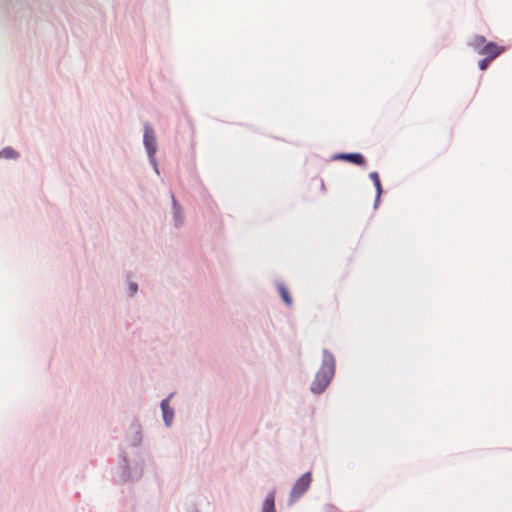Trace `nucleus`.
<instances>
[{
  "label": "nucleus",
  "instance_id": "nucleus-1",
  "mask_svg": "<svg viewBox=\"0 0 512 512\" xmlns=\"http://www.w3.org/2000/svg\"><path fill=\"white\" fill-rule=\"evenodd\" d=\"M335 373V359L334 356L328 352H323V360L322 365L319 371L317 372L314 381L311 384V391L313 393L320 394L322 393L328 384L330 383L332 377Z\"/></svg>",
  "mask_w": 512,
  "mask_h": 512
},
{
  "label": "nucleus",
  "instance_id": "nucleus-2",
  "mask_svg": "<svg viewBox=\"0 0 512 512\" xmlns=\"http://www.w3.org/2000/svg\"><path fill=\"white\" fill-rule=\"evenodd\" d=\"M469 46L472 47L479 55L489 59H496L505 50L504 47L499 46L494 42H488L484 36L475 35L469 41Z\"/></svg>",
  "mask_w": 512,
  "mask_h": 512
},
{
  "label": "nucleus",
  "instance_id": "nucleus-3",
  "mask_svg": "<svg viewBox=\"0 0 512 512\" xmlns=\"http://www.w3.org/2000/svg\"><path fill=\"white\" fill-rule=\"evenodd\" d=\"M311 483V473L307 472L302 475L293 486L290 493V502L299 499L309 488Z\"/></svg>",
  "mask_w": 512,
  "mask_h": 512
},
{
  "label": "nucleus",
  "instance_id": "nucleus-4",
  "mask_svg": "<svg viewBox=\"0 0 512 512\" xmlns=\"http://www.w3.org/2000/svg\"><path fill=\"white\" fill-rule=\"evenodd\" d=\"M144 144L150 157L156 152V140L154 131L149 125H145L144 130Z\"/></svg>",
  "mask_w": 512,
  "mask_h": 512
},
{
  "label": "nucleus",
  "instance_id": "nucleus-5",
  "mask_svg": "<svg viewBox=\"0 0 512 512\" xmlns=\"http://www.w3.org/2000/svg\"><path fill=\"white\" fill-rule=\"evenodd\" d=\"M335 159L346 160L356 165L365 164V158L360 153H342L337 155Z\"/></svg>",
  "mask_w": 512,
  "mask_h": 512
},
{
  "label": "nucleus",
  "instance_id": "nucleus-6",
  "mask_svg": "<svg viewBox=\"0 0 512 512\" xmlns=\"http://www.w3.org/2000/svg\"><path fill=\"white\" fill-rule=\"evenodd\" d=\"M370 179L373 181L374 186L376 188V200H375V206L378 205V202L380 200L381 194H382V185L379 178V175L377 172H371L369 174Z\"/></svg>",
  "mask_w": 512,
  "mask_h": 512
},
{
  "label": "nucleus",
  "instance_id": "nucleus-7",
  "mask_svg": "<svg viewBox=\"0 0 512 512\" xmlns=\"http://www.w3.org/2000/svg\"><path fill=\"white\" fill-rule=\"evenodd\" d=\"M168 399H164L161 402V409L163 412V418L167 426L171 425L173 419V411L169 408Z\"/></svg>",
  "mask_w": 512,
  "mask_h": 512
},
{
  "label": "nucleus",
  "instance_id": "nucleus-8",
  "mask_svg": "<svg viewBox=\"0 0 512 512\" xmlns=\"http://www.w3.org/2000/svg\"><path fill=\"white\" fill-rule=\"evenodd\" d=\"M262 512H276L273 493L267 496V498L265 499Z\"/></svg>",
  "mask_w": 512,
  "mask_h": 512
},
{
  "label": "nucleus",
  "instance_id": "nucleus-9",
  "mask_svg": "<svg viewBox=\"0 0 512 512\" xmlns=\"http://www.w3.org/2000/svg\"><path fill=\"white\" fill-rule=\"evenodd\" d=\"M278 290L282 300L285 302L286 305L290 306L292 304V299L288 289L283 284H280L278 286Z\"/></svg>",
  "mask_w": 512,
  "mask_h": 512
},
{
  "label": "nucleus",
  "instance_id": "nucleus-10",
  "mask_svg": "<svg viewBox=\"0 0 512 512\" xmlns=\"http://www.w3.org/2000/svg\"><path fill=\"white\" fill-rule=\"evenodd\" d=\"M2 154L6 157V158H16L18 155L16 153L15 150H13L12 148H5L3 151H2Z\"/></svg>",
  "mask_w": 512,
  "mask_h": 512
},
{
  "label": "nucleus",
  "instance_id": "nucleus-11",
  "mask_svg": "<svg viewBox=\"0 0 512 512\" xmlns=\"http://www.w3.org/2000/svg\"><path fill=\"white\" fill-rule=\"evenodd\" d=\"M492 59L484 57L482 60L479 61V68L481 70H486L488 65L492 62Z\"/></svg>",
  "mask_w": 512,
  "mask_h": 512
},
{
  "label": "nucleus",
  "instance_id": "nucleus-12",
  "mask_svg": "<svg viewBox=\"0 0 512 512\" xmlns=\"http://www.w3.org/2000/svg\"><path fill=\"white\" fill-rule=\"evenodd\" d=\"M130 290H131L132 293H136V291H137V284L131 283L130 284Z\"/></svg>",
  "mask_w": 512,
  "mask_h": 512
}]
</instances>
